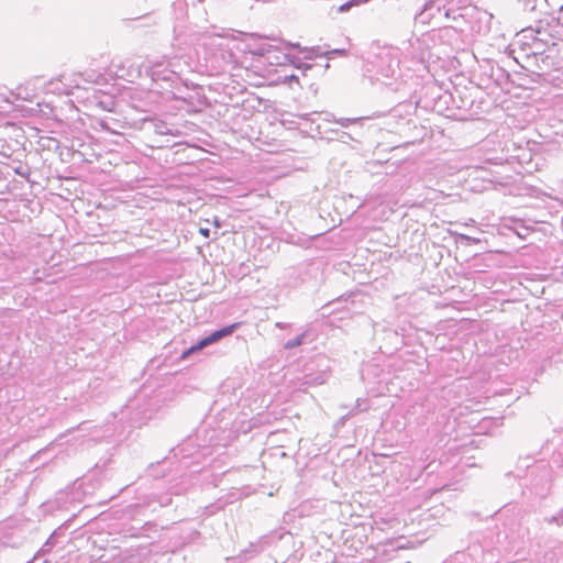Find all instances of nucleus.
Wrapping results in <instances>:
<instances>
[{
  "instance_id": "f03ea898",
  "label": "nucleus",
  "mask_w": 563,
  "mask_h": 563,
  "mask_svg": "<svg viewBox=\"0 0 563 563\" xmlns=\"http://www.w3.org/2000/svg\"><path fill=\"white\" fill-rule=\"evenodd\" d=\"M399 57L398 53L391 48H384L377 55V68L378 71L385 77H391L399 69Z\"/></svg>"
},
{
  "instance_id": "f8f14e48",
  "label": "nucleus",
  "mask_w": 563,
  "mask_h": 563,
  "mask_svg": "<svg viewBox=\"0 0 563 563\" xmlns=\"http://www.w3.org/2000/svg\"><path fill=\"white\" fill-rule=\"evenodd\" d=\"M199 232L205 236V238H209L210 236V230L208 228H200L199 229Z\"/></svg>"
},
{
  "instance_id": "4468645a",
  "label": "nucleus",
  "mask_w": 563,
  "mask_h": 563,
  "mask_svg": "<svg viewBox=\"0 0 563 563\" xmlns=\"http://www.w3.org/2000/svg\"><path fill=\"white\" fill-rule=\"evenodd\" d=\"M341 137H342V142L343 143H346L345 139H351L352 140L351 135L349 133H345V132L342 133Z\"/></svg>"
},
{
  "instance_id": "6ab92c4d",
  "label": "nucleus",
  "mask_w": 563,
  "mask_h": 563,
  "mask_svg": "<svg viewBox=\"0 0 563 563\" xmlns=\"http://www.w3.org/2000/svg\"><path fill=\"white\" fill-rule=\"evenodd\" d=\"M197 534L196 530H190V536L188 538V541L191 540Z\"/></svg>"
},
{
  "instance_id": "a211bd4d",
  "label": "nucleus",
  "mask_w": 563,
  "mask_h": 563,
  "mask_svg": "<svg viewBox=\"0 0 563 563\" xmlns=\"http://www.w3.org/2000/svg\"><path fill=\"white\" fill-rule=\"evenodd\" d=\"M276 327L279 328V329H285L287 327V324L282 323V322H277Z\"/></svg>"
},
{
  "instance_id": "1a4fd4ad",
  "label": "nucleus",
  "mask_w": 563,
  "mask_h": 563,
  "mask_svg": "<svg viewBox=\"0 0 563 563\" xmlns=\"http://www.w3.org/2000/svg\"><path fill=\"white\" fill-rule=\"evenodd\" d=\"M185 210H187L188 212H191V209H190V208H187V207L185 206V203H180V202L178 201V216H180L181 218H184V217H185Z\"/></svg>"
},
{
  "instance_id": "39448f33",
  "label": "nucleus",
  "mask_w": 563,
  "mask_h": 563,
  "mask_svg": "<svg viewBox=\"0 0 563 563\" xmlns=\"http://www.w3.org/2000/svg\"><path fill=\"white\" fill-rule=\"evenodd\" d=\"M292 47H296V48H299L302 53H305V58L306 59H312L313 56H318V55H323V53L320 52V48L319 47H305V48H301L299 43L297 44H290Z\"/></svg>"
},
{
  "instance_id": "dca6fc26",
  "label": "nucleus",
  "mask_w": 563,
  "mask_h": 563,
  "mask_svg": "<svg viewBox=\"0 0 563 563\" xmlns=\"http://www.w3.org/2000/svg\"><path fill=\"white\" fill-rule=\"evenodd\" d=\"M184 145H185L186 147H188V144H187V143H185V142H183V141H178V143H177V146H178V153L180 152V147H183Z\"/></svg>"
},
{
  "instance_id": "f257e3e1",
  "label": "nucleus",
  "mask_w": 563,
  "mask_h": 563,
  "mask_svg": "<svg viewBox=\"0 0 563 563\" xmlns=\"http://www.w3.org/2000/svg\"><path fill=\"white\" fill-rule=\"evenodd\" d=\"M236 328H238V323H233V324H230V325H227V327H223V328H221L219 330L213 331L212 333H210L206 338L201 339L198 343H196L192 346H190L189 349L183 351V353L180 355V358L181 360H186L191 354H194V353H196L198 351H201L202 349H205V347H207V346H209V345L220 341L221 339L232 334Z\"/></svg>"
},
{
  "instance_id": "7ed1b4c3",
  "label": "nucleus",
  "mask_w": 563,
  "mask_h": 563,
  "mask_svg": "<svg viewBox=\"0 0 563 563\" xmlns=\"http://www.w3.org/2000/svg\"><path fill=\"white\" fill-rule=\"evenodd\" d=\"M540 30H533V29H526L522 30L520 33L517 34V40L515 41L514 45L519 44L520 46H531L532 51L531 54H537L538 51L543 45V40L540 38L538 35H540Z\"/></svg>"
},
{
  "instance_id": "20e7f679",
  "label": "nucleus",
  "mask_w": 563,
  "mask_h": 563,
  "mask_svg": "<svg viewBox=\"0 0 563 563\" xmlns=\"http://www.w3.org/2000/svg\"><path fill=\"white\" fill-rule=\"evenodd\" d=\"M178 111L185 110L187 113L197 112L202 107V101L199 98L194 100V97L190 96V100H188L185 96H180L178 93Z\"/></svg>"
},
{
  "instance_id": "ddd939ff",
  "label": "nucleus",
  "mask_w": 563,
  "mask_h": 563,
  "mask_svg": "<svg viewBox=\"0 0 563 563\" xmlns=\"http://www.w3.org/2000/svg\"><path fill=\"white\" fill-rule=\"evenodd\" d=\"M341 137H342V142L343 143H346L345 139H351L352 140L351 135L349 133H345V132L342 133Z\"/></svg>"
},
{
  "instance_id": "6e6552de",
  "label": "nucleus",
  "mask_w": 563,
  "mask_h": 563,
  "mask_svg": "<svg viewBox=\"0 0 563 563\" xmlns=\"http://www.w3.org/2000/svg\"><path fill=\"white\" fill-rule=\"evenodd\" d=\"M271 49V45H263L261 47H258L254 54H257L260 56H264L266 53H268Z\"/></svg>"
},
{
  "instance_id": "2eb2a0df",
  "label": "nucleus",
  "mask_w": 563,
  "mask_h": 563,
  "mask_svg": "<svg viewBox=\"0 0 563 563\" xmlns=\"http://www.w3.org/2000/svg\"><path fill=\"white\" fill-rule=\"evenodd\" d=\"M341 137H342V142L343 143H346L345 139H351L352 140L351 135L349 133H345V132L342 133Z\"/></svg>"
},
{
  "instance_id": "f3484780",
  "label": "nucleus",
  "mask_w": 563,
  "mask_h": 563,
  "mask_svg": "<svg viewBox=\"0 0 563 563\" xmlns=\"http://www.w3.org/2000/svg\"><path fill=\"white\" fill-rule=\"evenodd\" d=\"M213 224H214L217 228H220V227H221V223H220V221H219L218 217H214V219H213Z\"/></svg>"
},
{
  "instance_id": "9b49d317",
  "label": "nucleus",
  "mask_w": 563,
  "mask_h": 563,
  "mask_svg": "<svg viewBox=\"0 0 563 563\" xmlns=\"http://www.w3.org/2000/svg\"><path fill=\"white\" fill-rule=\"evenodd\" d=\"M352 4H354V2H346V3H343L340 8H339V11L340 12H345L347 11Z\"/></svg>"
},
{
  "instance_id": "9d476101",
  "label": "nucleus",
  "mask_w": 563,
  "mask_h": 563,
  "mask_svg": "<svg viewBox=\"0 0 563 563\" xmlns=\"http://www.w3.org/2000/svg\"><path fill=\"white\" fill-rule=\"evenodd\" d=\"M328 54H338L341 56H345L347 54V51L344 48H336V49L329 52Z\"/></svg>"
},
{
  "instance_id": "0eeeda50",
  "label": "nucleus",
  "mask_w": 563,
  "mask_h": 563,
  "mask_svg": "<svg viewBox=\"0 0 563 563\" xmlns=\"http://www.w3.org/2000/svg\"><path fill=\"white\" fill-rule=\"evenodd\" d=\"M356 121H357V119L340 118L336 120V123H339L343 128H347L352 123H355Z\"/></svg>"
},
{
  "instance_id": "423d86ee",
  "label": "nucleus",
  "mask_w": 563,
  "mask_h": 563,
  "mask_svg": "<svg viewBox=\"0 0 563 563\" xmlns=\"http://www.w3.org/2000/svg\"><path fill=\"white\" fill-rule=\"evenodd\" d=\"M305 336H306V333H301L300 335H298V336H296V338H294L291 340H288L285 343L284 347L286 350H292V349H295L297 346H300L303 343Z\"/></svg>"
}]
</instances>
